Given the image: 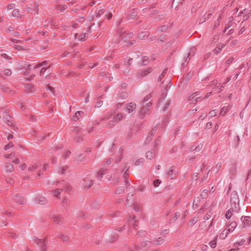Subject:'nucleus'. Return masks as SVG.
Instances as JSON below:
<instances>
[{
  "instance_id": "1",
  "label": "nucleus",
  "mask_w": 251,
  "mask_h": 251,
  "mask_svg": "<svg viewBox=\"0 0 251 251\" xmlns=\"http://www.w3.org/2000/svg\"><path fill=\"white\" fill-rule=\"evenodd\" d=\"M123 118V114L122 113H118L114 116H112L111 114L106 116L105 119L109 120V122L107 124V126L109 128L112 127L116 125L118 122L120 121Z\"/></svg>"
},
{
  "instance_id": "2",
  "label": "nucleus",
  "mask_w": 251,
  "mask_h": 251,
  "mask_svg": "<svg viewBox=\"0 0 251 251\" xmlns=\"http://www.w3.org/2000/svg\"><path fill=\"white\" fill-rule=\"evenodd\" d=\"M152 243L151 241H143L141 244V248L136 246H132L130 249V251H140L141 250H146L149 247H151Z\"/></svg>"
},
{
  "instance_id": "3",
  "label": "nucleus",
  "mask_w": 251,
  "mask_h": 251,
  "mask_svg": "<svg viewBox=\"0 0 251 251\" xmlns=\"http://www.w3.org/2000/svg\"><path fill=\"white\" fill-rule=\"evenodd\" d=\"M199 95L200 92H199L194 93L189 96L188 100L191 101L192 103L200 101L201 100V97H198Z\"/></svg>"
},
{
  "instance_id": "4",
  "label": "nucleus",
  "mask_w": 251,
  "mask_h": 251,
  "mask_svg": "<svg viewBox=\"0 0 251 251\" xmlns=\"http://www.w3.org/2000/svg\"><path fill=\"white\" fill-rule=\"evenodd\" d=\"M136 105L134 102H130L127 104L125 108V111L128 113H132L136 109Z\"/></svg>"
},
{
  "instance_id": "5",
  "label": "nucleus",
  "mask_w": 251,
  "mask_h": 251,
  "mask_svg": "<svg viewBox=\"0 0 251 251\" xmlns=\"http://www.w3.org/2000/svg\"><path fill=\"white\" fill-rule=\"evenodd\" d=\"M33 240L37 244H41V250L42 251H45L46 250V245L44 240L42 239H38L37 238H34Z\"/></svg>"
},
{
  "instance_id": "6",
  "label": "nucleus",
  "mask_w": 251,
  "mask_h": 251,
  "mask_svg": "<svg viewBox=\"0 0 251 251\" xmlns=\"http://www.w3.org/2000/svg\"><path fill=\"white\" fill-rule=\"evenodd\" d=\"M177 172L175 169L171 168L167 173V176L169 179H172L176 176Z\"/></svg>"
},
{
  "instance_id": "7",
  "label": "nucleus",
  "mask_w": 251,
  "mask_h": 251,
  "mask_svg": "<svg viewBox=\"0 0 251 251\" xmlns=\"http://www.w3.org/2000/svg\"><path fill=\"white\" fill-rule=\"evenodd\" d=\"M241 222L244 227L249 226L250 224L251 218L248 216H242L241 218Z\"/></svg>"
},
{
  "instance_id": "8",
  "label": "nucleus",
  "mask_w": 251,
  "mask_h": 251,
  "mask_svg": "<svg viewBox=\"0 0 251 251\" xmlns=\"http://www.w3.org/2000/svg\"><path fill=\"white\" fill-rule=\"evenodd\" d=\"M226 83H224L222 85V86H220V83H219L217 81H213L211 85L214 88H217V92H220L222 91V87H224Z\"/></svg>"
},
{
  "instance_id": "9",
  "label": "nucleus",
  "mask_w": 251,
  "mask_h": 251,
  "mask_svg": "<svg viewBox=\"0 0 251 251\" xmlns=\"http://www.w3.org/2000/svg\"><path fill=\"white\" fill-rule=\"evenodd\" d=\"M152 71L151 68H147L144 70L138 73V75L140 77H143L146 76Z\"/></svg>"
},
{
  "instance_id": "10",
  "label": "nucleus",
  "mask_w": 251,
  "mask_h": 251,
  "mask_svg": "<svg viewBox=\"0 0 251 251\" xmlns=\"http://www.w3.org/2000/svg\"><path fill=\"white\" fill-rule=\"evenodd\" d=\"M15 200L17 202L21 204H25L26 202L25 199L20 195H15Z\"/></svg>"
},
{
  "instance_id": "11",
  "label": "nucleus",
  "mask_w": 251,
  "mask_h": 251,
  "mask_svg": "<svg viewBox=\"0 0 251 251\" xmlns=\"http://www.w3.org/2000/svg\"><path fill=\"white\" fill-rule=\"evenodd\" d=\"M36 201L41 204H45L47 203V201L46 198L42 196H37L36 198Z\"/></svg>"
},
{
  "instance_id": "12",
  "label": "nucleus",
  "mask_w": 251,
  "mask_h": 251,
  "mask_svg": "<svg viewBox=\"0 0 251 251\" xmlns=\"http://www.w3.org/2000/svg\"><path fill=\"white\" fill-rule=\"evenodd\" d=\"M225 47V44L221 43L217 45L216 48L214 50V52L215 54H217L219 53Z\"/></svg>"
},
{
  "instance_id": "13",
  "label": "nucleus",
  "mask_w": 251,
  "mask_h": 251,
  "mask_svg": "<svg viewBox=\"0 0 251 251\" xmlns=\"http://www.w3.org/2000/svg\"><path fill=\"white\" fill-rule=\"evenodd\" d=\"M156 150L154 148L153 151H149L146 153V158L151 160L155 155Z\"/></svg>"
},
{
  "instance_id": "14",
  "label": "nucleus",
  "mask_w": 251,
  "mask_h": 251,
  "mask_svg": "<svg viewBox=\"0 0 251 251\" xmlns=\"http://www.w3.org/2000/svg\"><path fill=\"white\" fill-rule=\"evenodd\" d=\"M230 232L227 228L223 230L219 235V238L222 239H225Z\"/></svg>"
},
{
  "instance_id": "15",
  "label": "nucleus",
  "mask_w": 251,
  "mask_h": 251,
  "mask_svg": "<svg viewBox=\"0 0 251 251\" xmlns=\"http://www.w3.org/2000/svg\"><path fill=\"white\" fill-rule=\"evenodd\" d=\"M237 226V224L236 222H232L228 225L227 229L230 232H232L234 231Z\"/></svg>"
},
{
  "instance_id": "16",
  "label": "nucleus",
  "mask_w": 251,
  "mask_h": 251,
  "mask_svg": "<svg viewBox=\"0 0 251 251\" xmlns=\"http://www.w3.org/2000/svg\"><path fill=\"white\" fill-rule=\"evenodd\" d=\"M53 220L54 222L57 224H61L63 222L62 218L58 215H54L53 216Z\"/></svg>"
},
{
  "instance_id": "17",
  "label": "nucleus",
  "mask_w": 251,
  "mask_h": 251,
  "mask_svg": "<svg viewBox=\"0 0 251 251\" xmlns=\"http://www.w3.org/2000/svg\"><path fill=\"white\" fill-rule=\"evenodd\" d=\"M202 148V145L201 144H198L197 145L193 146L190 148V151H201Z\"/></svg>"
},
{
  "instance_id": "18",
  "label": "nucleus",
  "mask_w": 251,
  "mask_h": 251,
  "mask_svg": "<svg viewBox=\"0 0 251 251\" xmlns=\"http://www.w3.org/2000/svg\"><path fill=\"white\" fill-rule=\"evenodd\" d=\"M234 210L233 208H230L228 209L226 214V218L227 220H229L231 217L232 215L233 214Z\"/></svg>"
},
{
  "instance_id": "19",
  "label": "nucleus",
  "mask_w": 251,
  "mask_h": 251,
  "mask_svg": "<svg viewBox=\"0 0 251 251\" xmlns=\"http://www.w3.org/2000/svg\"><path fill=\"white\" fill-rule=\"evenodd\" d=\"M87 36L86 33H83L79 35L76 34L75 38H78V40L81 41H84L87 38Z\"/></svg>"
},
{
  "instance_id": "20",
  "label": "nucleus",
  "mask_w": 251,
  "mask_h": 251,
  "mask_svg": "<svg viewBox=\"0 0 251 251\" xmlns=\"http://www.w3.org/2000/svg\"><path fill=\"white\" fill-rule=\"evenodd\" d=\"M149 33L148 32H143L138 35V37L141 40H145L148 38Z\"/></svg>"
},
{
  "instance_id": "21",
  "label": "nucleus",
  "mask_w": 251,
  "mask_h": 251,
  "mask_svg": "<svg viewBox=\"0 0 251 251\" xmlns=\"http://www.w3.org/2000/svg\"><path fill=\"white\" fill-rule=\"evenodd\" d=\"M84 114L82 111H79L75 113V115L73 117L72 119L73 121H76L79 119V117L81 116Z\"/></svg>"
},
{
  "instance_id": "22",
  "label": "nucleus",
  "mask_w": 251,
  "mask_h": 251,
  "mask_svg": "<svg viewBox=\"0 0 251 251\" xmlns=\"http://www.w3.org/2000/svg\"><path fill=\"white\" fill-rule=\"evenodd\" d=\"M150 102H149V103L147 104V105H146V107H143V108H142V109L140 110V115H142V116H144L146 113L149 110V107L150 106Z\"/></svg>"
},
{
  "instance_id": "23",
  "label": "nucleus",
  "mask_w": 251,
  "mask_h": 251,
  "mask_svg": "<svg viewBox=\"0 0 251 251\" xmlns=\"http://www.w3.org/2000/svg\"><path fill=\"white\" fill-rule=\"evenodd\" d=\"M12 15L15 17H17L19 19L22 18V16L20 14V11L18 9H15L12 12Z\"/></svg>"
},
{
  "instance_id": "24",
  "label": "nucleus",
  "mask_w": 251,
  "mask_h": 251,
  "mask_svg": "<svg viewBox=\"0 0 251 251\" xmlns=\"http://www.w3.org/2000/svg\"><path fill=\"white\" fill-rule=\"evenodd\" d=\"M230 109V107H229V106H224L221 109V114H222L223 116H225L229 111Z\"/></svg>"
},
{
  "instance_id": "25",
  "label": "nucleus",
  "mask_w": 251,
  "mask_h": 251,
  "mask_svg": "<svg viewBox=\"0 0 251 251\" xmlns=\"http://www.w3.org/2000/svg\"><path fill=\"white\" fill-rule=\"evenodd\" d=\"M212 214H213V213H212V208H210L209 209V210L204 215V218H203L204 220H209L211 217V216H212Z\"/></svg>"
},
{
  "instance_id": "26",
  "label": "nucleus",
  "mask_w": 251,
  "mask_h": 251,
  "mask_svg": "<svg viewBox=\"0 0 251 251\" xmlns=\"http://www.w3.org/2000/svg\"><path fill=\"white\" fill-rule=\"evenodd\" d=\"M164 241H165V240L164 239H162V238L159 237V238H157V239H156L155 240H154L153 241L152 244L154 245H161L163 243Z\"/></svg>"
},
{
  "instance_id": "27",
  "label": "nucleus",
  "mask_w": 251,
  "mask_h": 251,
  "mask_svg": "<svg viewBox=\"0 0 251 251\" xmlns=\"http://www.w3.org/2000/svg\"><path fill=\"white\" fill-rule=\"evenodd\" d=\"M106 171V170L105 169H100L97 174V176L100 179L102 177L103 175H104Z\"/></svg>"
},
{
  "instance_id": "28",
  "label": "nucleus",
  "mask_w": 251,
  "mask_h": 251,
  "mask_svg": "<svg viewBox=\"0 0 251 251\" xmlns=\"http://www.w3.org/2000/svg\"><path fill=\"white\" fill-rule=\"evenodd\" d=\"M5 170L7 172H11L14 170V167L12 165L7 164L5 166Z\"/></svg>"
},
{
  "instance_id": "29",
  "label": "nucleus",
  "mask_w": 251,
  "mask_h": 251,
  "mask_svg": "<svg viewBox=\"0 0 251 251\" xmlns=\"http://www.w3.org/2000/svg\"><path fill=\"white\" fill-rule=\"evenodd\" d=\"M136 221L135 220V217L134 216H132L131 217H130V220H129V223L132 225L135 228L136 226Z\"/></svg>"
},
{
  "instance_id": "30",
  "label": "nucleus",
  "mask_w": 251,
  "mask_h": 251,
  "mask_svg": "<svg viewBox=\"0 0 251 251\" xmlns=\"http://www.w3.org/2000/svg\"><path fill=\"white\" fill-rule=\"evenodd\" d=\"M104 10L103 9H99L98 10H96V17L99 18L100 16H101L102 15H103L104 14Z\"/></svg>"
},
{
  "instance_id": "31",
  "label": "nucleus",
  "mask_w": 251,
  "mask_h": 251,
  "mask_svg": "<svg viewBox=\"0 0 251 251\" xmlns=\"http://www.w3.org/2000/svg\"><path fill=\"white\" fill-rule=\"evenodd\" d=\"M47 63H48V62L47 61H44L40 63H38L37 65L35 66L34 67V69L35 70H36L39 68L43 67V66L46 65L47 64Z\"/></svg>"
},
{
  "instance_id": "32",
  "label": "nucleus",
  "mask_w": 251,
  "mask_h": 251,
  "mask_svg": "<svg viewBox=\"0 0 251 251\" xmlns=\"http://www.w3.org/2000/svg\"><path fill=\"white\" fill-rule=\"evenodd\" d=\"M2 117L3 119H5V121L9 122V119L10 118V116L8 114V112L7 111H5L4 113L2 114Z\"/></svg>"
},
{
  "instance_id": "33",
  "label": "nucleus",
  "mask_w": 251,
  "mask_h": 251,
  "mask_svg": "<svg viewBox=\"0 0 251 251\" xmlns=\"http://www.w3.org/2000/svg\"><path fill=\"white\" fill-rule=\"evenodd\" d=\"M63 189H58L54 190L53 192V196L57 197L59 198V195L62 192Z\"/></svg>"
},
{
  "instance_id": "34",
  "label": "nucleus",
  "mask_w": 251,
  "mask_h": 251,
  "mask_svg": "<svg viewBox=\"0 0 251 251\" xmlns=\"http://www.w3.org/2000/svg\"><path fill=\"white\" fill-rule=\"evenodd\" d=\"M211 15H212V13H210L207 15L206 17H205V16H204L203 18H201L200 19V24L203 23V22H204L207 19L210 18V17L211 16Z\"/></svg>"
},
{
  "instance_id": "35",
  "label": "nucleus",
  "mask_w": 251,
  "mask_h": 251,
  "mask_svg": "<svg viewBox=\"0 0 251 251\" xmlns=\"http://www.w3.org/2000/svg\"><path fill=\"white\" fill-rule=\"evenodd\" d=\"M222 166V162H218L215 167L214 169L216 170V173H218Z\"/></svg>"
},
{
  "instance_id": "36",
  "label": "nucleus",
  "mask_w": 251,
  "mask_h": 251,
  "mask_svg": "<svg viewBox=\"0 0 251 251\" xmlns=\"http://www.w3.org/2000/svg\"><path fill=\"white\" fill-rule=\"evenodd\" d=\"M0 55L4 58L6 59L7 60H10L11 57L8 55H7L6 53H3L2 50H0Z\"/></svg>"
},
{
  "instance_id": "37",
  "label": "nucleus",
  "mask_w": 251,
  "mask_h": 251,
  "mask_svg": "<svg viewBox=\"0 0 251 251\" xmlns=\"http://www.w3.org/2000/svg\"><path fill=\"white\" fill-rule=\"evenodd\" d=\"M167 72V70L165 69L158 77V81H161L162 79L164 77Z\"/></svg>"
},
{
  "instance_id": "38",
  "label": "nucleus",
  "mask_w": 251,
  "mask_h": 251,
  "mask_svg": "<svg viewBox=\"0 0 251 251\" xmlns=\"http://www.w3.org/2000/svg\"><path fill=\"white\" fill-rule=\"evenodd\" d=\"M201 197L202 199H205L207 197L208 195V191L207 190H204L201 194Z\"/></svg>"
},
{
  "instance_id": "39",
  "label": "nucleus",
  "mask_w": 251,
  "mask_h": 251,
  "mask_svg": "<svg viewBox=\"0 0 251 251\" xmlns=\"http://www.w3.org/2000/svg\"><path fill=\"white\" fill-rule=\"evenodd\" d=\"M46 89L48 91H50L51 93H54V88L50 85H47Z\"/></svg>"
},
{
  "instance_id": "40",
  "label": "nucleus",
  "mask_w": 251,
  "mask_h": 251,
  "mask_svg": "<svg viewBox=\"0 0 251 251\" xmlns=\"http://www.w3.org/2000/svg\"><path fill=\"white\" fill-rule=\"evenodd\" d=\"M3 73L5 75L9 76L11 75L12 72L10 69H6L4 70Z\"/></svg>"
},
{
  "instance_id": "41",
  "label": "nucleus",
  "mask_w": 251,
  "mask_h": 251,
  "mask_svg": "<svg viewBox=\"0 0 251 251\" xmlns=\"http://www.w3.org/2000/svg\"><path fill=\"white\" fill-rule=\"evenodd\" d=\"M25 89L26 90L31 92L32 89H33V86L32 84H28L25 86Z\"/></svg>"
},
{
  "instance_id": "42",
  "label": "nucleus",
  "mask_w": 251,
  "mask_h": 251,
  "mask_svg": "<svg viewBox=\"0 0 251 251\" xmlns=\"http://www.w3.org/2000/svg\"><path fill=\"white\" fill-rule=\"evenodd\" d=\"M209 244L212 248H215L216 246V241L215 239L209 242Z\"/></svg>"
},
{
  "instance_id": "43",
  "label": "nucleus",
  "mask_w": 251,
  "mask_h": 251,
  "mask_svg": "<svg viewBox=\"0 0 251 251\" xmlns=\"http://www.w3.org/2000/svg\"><path fill=\"white\" fill-rule=\"evenodd\" d=\"M68 167L67 166H62L60 167V168L59 170V171L62 174H64V173L66 171Z\"/></svg>"
},
{
  "instance_id": "44",
  "label": "nucleus",
  "mask_w": 251,
  "mask_h": 251,
  "mask_svg": "<svg viewBox=\"0 0 251 251\" xmlns=\"http://www.w3.org/2000/svg\"><path fill=\"white\" fill-rule=\"evenodd\" d=\"M217 111L216 110H213L209 112V115L210 117H214L216 116Z\"/></svg>"
},
{
  "instance_id": "45",
  "label": "nucleus",
  "mask_w": 251,
  "mask_h": 251,
  "mask_svg": "<svg viewBox=\"0 0 251 251\" xmlns=\"http://www.w3.org/2000/svg\"><path fill=\"white\" fill-rule=\"evenodd\" d=\"M67 8L66 5H59L58 10H59L61 12H63L65 9Z\"/></svg>"
},
{
  "instance_id": "46",
  "label": "nucleus",
  "mask_w": 251,
  "mask_h": 251,
  "mask_svg": "<svg viewBox=\"0 0 251 251\" xmlns=\"http://www.w3.org/2000/svg\"><path fill=\"white\" fill-rule=\"evenodd\" d=\"M127 176H128V174H126V172H125V173L124 174V178H125V182H126V185L127 187H128V185H129V183L127 179Z\"/></svg>"
},
{
  "instance_id": "47",
  "label": "nucleus",
  "mask_w": 251,
  "mask_h": 251,
  "mask_svg": "<svg viewBox=\"0 0 251 251\" xmlns=\"http://www.w3.org/2000/svg\"><path fill=\"white\" fill-rule=\"evenodd\" d=\"M15 4L14 3H9V4H8V5L7 6V9L8 10H11L12 9H13L15 7Z\"/></svg>"
},
{
  "instance_id": "48",
  "label": "nucleus",
  "mask_w": 251,
  "mask_h": 251,
  "mask_svg": "<svg viewBox=\"0 0 251 251\" xmlns=\"http://www.w3.org/2000/svg\"><path fill=\"white\" fill-rule=\"evenodd\" d=\"M149 61L148 60V58H147L146 57H145V59L144 60H143L141 63V64L143 65H146L148 64Z\"/></svg>"
},
{
  "instance_id": "49",
  "label": "nucleus",
  "mask_w": 251,
  "mask_h": 251,
  "mask_svg": "<svg viewBox=\"0 0 251 251\" xmlns=\"http://www.w3.org/2000/svg\"><path fill=\"white\" fill-rule=\"evenodd\" d=\"M13 147V144L11 142L9 143L7 145H6L4 147L5 150H7L10 148Z\"/></svg>"
},
{
  "instance_id": "50",
  "label": "nucleus",
  "mask_w": 251,
  "mask_h": 251,
  "mask_svg": "<svg viewBox=\"0 0 251 251\" xmlns=\"http://www.w3.org/2000/svg\"><path fill=\"white\" fill-rule=\"evenodd\" d=\"M160 183V181L158 179H156L153 181V185L155 187H157Z\"/></svg>"
},
{
  "instance_id": "51",
  "label": "nucleus",
  "mask_w": 251,
  "mask_h": 251,
  "mask_svg": "<svg viewBox=\"0 0 251 251\" xmlns=\"http://www.w3.org/2000/svg\"><path fill=\"white\" fill-rule=\"evenodd\" d=\"M119 34V36H121L122 38L121 39V41H122L123 39L124 38L126 37V33L125 32H120L118 33Z\"/></svg>"
},
{
  "instance_id": "52",
  "label": "nucleus",
  "mask_w": 251,
  "mask_h": 251,
  "mask_svg": "<svg viewBox=\"0 0 251 251\" xmlns=\"http://www.w3.org/2000/svg\"><path fill=\"white\" fill-rule=\"evenodd\" d=\"M233 60L234 58L233 57H230L226 61V63L227 64H230Z\"/></svg>"
},
{
  "instance_id": "53",
  "label": "nucleus",
  "mask_w": 251,
  "mask_h": 251,
  "mask_svg": "<svg viewBox=\"0 0 251 251\" xmlns=\"http://www.w3.org/2000/svg\"><path fill=\"white\" fill-rule=\"evenodd\" d=\"M60 239L63 241V242H65L66 241H67L68 239H67V237L65 235H61L60 237Z\"/></svg>"
},
{
  "instance_id": "54",
  "label": "nucleus",
  "mask_w": 251,
  "mask_h": 251,
  "mask_svg": "<svg viewBox=\"0 0 251 251\" xmlns=\"http://www.w3.org/2000/svg\"><path fill=\"white\" fill-rule=\"evenodd\" d=\"M37 168V166H35V165H33L31 167H30L29 168H28V171H35Z\"/></svg>"
},
{
  "instance_id": "55",
  "label": "nucleus",
  "mask_w": 251,
  "mask_h": 251,
  "mask_svg": "<svg viewBox=\"0 0 251 251\" xmlns=\"http://www.w3.org/2000/svg\"><path fill=\"white\" fill-rule=\"evenodd\" d=\"M212 126V123L211 122H208L206 125V128L209 129L211 128Z\"/></svg>"
},
{
  "instance_id": "56",
  "label": "nucleus",
  "mask_w": 251,
  "mask_h": 251,
  "mask_svg": "<svg viewBox=\"0 0 251 251\" xmlns=\"http://www.w3.org/2000/svg\"><path fill=\"white\" fill-rule=\"evenodd\" d=\"M123 191V187H119L116 190V192L118 194L121 193Z\"/></svg>"
},
{
  "instance_id": "57",
  "label": "nucleus",
  "mask_w": 251,
  "mask_h": 251,
  "mask_svg": "<svg viewBox=\"0 0 251 251\" xmlns=\"http://www.w3.org/2000/svg\"><path fill=\"white\" fill-rule=\"evenodd\" d=\"M245 242V240H244V239L241 240L240 241L236 242V244H237L239 246H241V245H242Z\"/></svg>"
},
{
  "instance_id": "58",
  "label": "nucleus",
  "mask_w": 251,
  "mask_h": 251,
  "mask_svg": "<svg viewBox=\"0 0 251 251\" xmlns=\"http://www.w3.org/2000/svg\"><path fill=\"white\" fill-rule=\"evenodd\" d=\"M144 162V160L142 158H141L139 159L138 161H137L135 163L136 165H139L140 163H142Z\"/></svg>"
},
{
  "instance_id": "59",
  "label": "nucleus",
  "mask_w": 251,
  "mask_h": 251,
  "mask_svg": "<svg viewBox=\"0 0 251 251\" xmlns=\"http://www.w3.org/2000/svg\"><path fill=\"white\" fill-rule=\"evenodd\" d=\"M48 68H42L41 69V70H40V75H43V74L44 73V72H45V71Z\"/></svg>"
},
{
  "instance_id": "60",
  "label": "nucleus",
  "mask_w": 251,
  "mask_h": 251,
  "mask_svg": "<svg viewBox=\"0 0 251 251\" xmlns=\"http://www.w3.org/2000/svg\"><path fill=\"white\" fill-rule=\"evenodd\" d=\"M112 17V14L111 13H109L107 15H106V17L107 20H110Z\"/></svg>"
},
{
  "instance_id": "61",
  "label": "nucleus",
  "mask_w": 251,
  "mask_h": 251,
  "mask_svg": "<svg viewBox=\"0 0 251 251\" xmlns=\"http://www.w3.org/2000/svg\"><path fill=\"white\" fill-rule=\"evenodd\" d=\"M35 119H36V117L33 115H30V120L32 121H35Z\"/></svg>"
},
{
  "instance_id": "62",
  "label": "nucleus",
  "mask_w": 251,
  "mask_h": 251,
  "mask_svg": "<svg viewBox=\"0 0 251 251\" xmlns=\"http://www.w3.org/2000/svg\"><path fill=\"white\" fill-rule=\"evenodd\" d=\"M208 246H206V245H202L201 246V249L203 250V251H207V249H208Z\"/></svg>"
},
{
  "instance_id": "63",
  "label": "nucleus",
  "mask_w": 251,
  "mask_h": 251,
  "mask_svg": "<svg viewBox=\"0 0 251 251\" xmlns=\"http://www.w3.org/2000/svg\"><path fill=\"white\" fill-rule=\"evenodd\" d=\"M133 36V34L132 33H129L127 34L126 38H132Z\"/></svg>"
},
{
  "instance_id": "64",
  "label": "nucleus",
  "mask_w": 251,
  "mask_h": 251,
  "mask_svg": "<svg viewBox=\"0 0 251 251\" xmlns=\"http://www.w3.org/2000/svg\"><path fill=\"white\" fill-rule=\"evenodd\" d=\"M93 184L92 181H90L89 184L87 185L86 186H85V187H86L87 189L89 188Z\"/></svg>"
}]
</instances>
